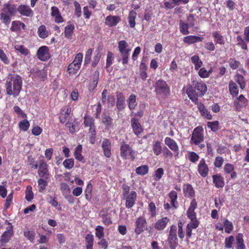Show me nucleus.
<instances>
[{
    "mask_svg": "<svg viewBox=\"0 0 249 249\" xmlns=\"http://www.w3.org/2000/svg\"><path fill=\"white\" fill-rule=\"evenodd\" d=\"M194 87L189 85L186 87V92L188 97L195 104H198V96H203L207 91V87L205 83L196 82L193 84Z\"/></svg>",
    "mask_w": 249,
    "mask_h": 249,
    "instance_id": "f257e3e1",
    "label": "nucleus"
},
{
    "mask_svg": "<svg viewBox=\"0 0 249 249\" xmlns=\"http://www.w3.org/2000/svg\"><path fill=\"white\" fill-rule=\"evenodd\" d=\"M22 79L19 75H16L7 78L5 83L6 93L8 95L18 97L22 89Z\"/></svg>",
    "mask_w": 249,
    "mask_h": 249,
    "instance_id": "f03ea898",
    "label": "nucleus"
},
{
    "mask_svg": "<svg viewBox=\"0 0 249 249\" xmlns=\"http://www.w3.org/2000/svg\"><path fill=\"white\" fill-rule=\"evenodd\" d=\"M154 87L156 97L159 99H165L170 95V88L165 81L159 79L156 81Z\"/></svg>",
    "mask_w": 249,
    "mask_h": 249,
    "instance_id": "7ed1b4c3",
    "label": "nucleus"
},
{
    "mask_svg": "<svg viewBox=\"0 0 249 249\" xmlns=\"http://www.w3.org/2000/svg\"><path fill=\"white\" fill-rule=\"evenodd\" d=\"M17 12L16 5L10 3H5L3 5L2 12L0 14V19L6 25L11 22L10 17L15 16Z\"/></svg>",
    "mask_w": 249,
    "mask_h": 249,
    "instance_id": "20e7f679",
    "label": "nucleus"
},
{
    "mask_svg": "<svg viewBox=\"0 0 249 249\" xmlns=\"http://www.w3.org/2000/svg\"><path fill=\"white\" fill-rule=\"evenodd\" d=\"M135 152L129 144L122 142L120 146V156L124 160L130 159L133 161L135 159Z\"/></svg>",
    "mask_w": 249,
    "mask_h": 249,
    "instance_id": "39448f33",
    "label": "nucleus"
},
{
    "mask_svg": "<svg viewBox=\"0 0 249 249\" xmlns=\"http://www.w3.org/2000/svg\"><path fill=\"white\" fill-rule=\"evenodd\" d=\"M118 49L122 60L123 65L128 63L131 49L125 40H121L118 42Z\"/></svg>",
    "mask_w": 249,
    "mask_h": 249,
    "instance_id": "423d86ee",
    "label": "nucleus"
},
{
    "mask_svg": "<svg viewBox=\"0 0 249 249\" xmlns=\"http://www.w3.org/2000/svg\"><path fill=\"white\" fill-rule=\"evenodd\" d=\"M204 130L201 126L196 127L193 131L190 143L195 145H198L204 141Z\"/></svg>",
    "mask_w": 249,
    "mask_h": 249,
    "instance_id": "0eeeda50",
    "label": "nucleus"
},
{
    "mask_svg": "<svg viewBox=\"0 0 249 249\" xmlns=\"http://www.w3.org/2000/svg\"><path fill=\"white\" fill-rule=\"evenodd\" d=\"M177 228L175 225L170 227L167 241L170 249H175L178 245V239L177 235Z\"/></svg>",
    "mask_w": 249,
    "mask_h": 249,
    "instance_id": "6e6552de",
    "label": "nucleus"
},
{
    "mask_svg": "<svg viewBox=\"0 0 249 249\" xmlns=\"http://www.w3.org/2000/svg\"><path fill=\"white\" fill-rule=\"evenodd\" d=\"M147 224L146 218L144 216H140L136 219L135 222V233L139 235L142 233L145 230V227Z\"/></svg>",
    "mask_w": 249,
    "mask_h": 249,
    "instance_id": "1a4fd4ad",
    "label": "nucleus"
},
{
    "mask_svg": "<svg viewBox=\"0 0 249 249\" xmlns=\"http://www.w3.org/2000/svg\"><path fill=\"white\" fill-rule=\"evenodd\" d=\"M38 170L37 172L38 175L40 178H49L50 173L49 171V165L43 160L39 161V164L38 165Z\"/></svg>",
    "mask_w": 249,
    "mask_h": 249,
    "instance_id": "9d476101",
    "label": "nucleus"
},
{
    "mask_svg": "<svg viewBox=\"0 0 249 249\" xmlns=\"http://www.w3.org/2000/svg\"><path fill=\"white\" fill-rule=\"evenodd\" d=\"M197 170L201 177L205 178L208 176L209 168L204 159H201L200 160L197 165Z\"/></svg>",
    "mask_w": 249,
    "mask_h": 249,
    "instance_id": "9b49d317",
    "label": "nucleus"
},
{
    "mask_svg": "<svg viewBox=\"0 0 249 249\" xmlns=\"http://www.w3.org/2000/svg\"><path fill=\"white\" fill-rule=\"evenodd\" d=\"M36 55L41 61H45L48 60L51 57L48 47L46 46L39 47L37 51Z\"/></svg>",
    "mask_w": 249,
    "mask_h": 249,
    "instance_id": "f8f14e48",
    "label": "nucleus"
},
{
    "mask_svg": "<svg viewBox=\"0 0 249 249\" xmlns=\"http://www.w3.org/2000/svg\"><path fill=\"white\" fill-rule=\"evenodd\" d=\"M234 106L235 107V110L240 111L243 107H246L248 104V100L244 96L241 94L238 98H236L234 101Z\"/></svg>",
    "mask_w": 249,
    "mask_h": 249,
    "instance_id": "ddd939ff",
    "label": "nucleus"
},
{
    "mask_svg": "<svg viewBox=\"0 0 249 249\" xmlns=\"http://www.w3.org/2000/svg\"><path fill=\"white\" fill-rule=\"evenodd\" d=\"M17 12L22 16L26 17H32L34 15V11L28 5L21 4L17 8Z\"/></svg>",
    "mask_w": 249,
    "mask_h": 249,
    "instance_id": "4468645a",
    "label": "nucleus"
},
{
    "mask_svg": "<svg viewBox=\"0 0 249 249\" xmlns=\"http://www.w3.org/2000/svg\"><path fill=\"white\" fill-rule=\"evenodd\" d=\"M130 122L133 133L138 137H139L140 135L143 132V129L139 120L134 117L131 119Z\"/></svg>",
    "mask_w": 249,
    "mask_h": 249,
    "instance_id": "2eb2a0df",
    "label": "nucleus"
},
{
    "mask_svg": "<svg viewBox=\"0 0 249 249\" xmlns=\"http://www.w3.org/2000/svg\"><path fill=\"white\" fill-rule=\"evenodd\" d=\"M125 197V207L128 209L132 208L136 203L137 198V194L134 191L130 192L128 195L124 196Z\"/></svg>",
    "mask_w": 249,
    "mask_h": 249,
    "instance_id": "dca6fc26",
    "label": "nucleus"
},
{
    "mask_svg": "<svg viewBox=\"0 0 249 249\" xmlns=\"http://www.w3.org/2000/svg\"><path fill=\"white\" fill-rule=\"evenodd\" d=\"M121 20L119 16L108 15L105 19V24L109 27L116 26Z\"/></svg>",
    "mask_w": 249,
    "mask_h": 249,
    "instance_id": "f3484780",
    "label": "nucleus"
},
{
    "mask_svg": "<svg viewBox=\"0 0 249 249\" xmlns=\"http://www.w3.org/2000/svg\"><path fill=\"white\" fill-rule=\"evenodd\" d=\"M102 147L104 156L109 158L111 157V144L110 141L108 139H104L102 143Z\"/></svg>",
    "mask_w": 249,
    "mask_h": 249,
    "instance_id": "a211bd4d",
    "label": "nucleus"
},
{
    "mask_svg": "<svg viewBox=\"0 0 249 249\" xmlns=\"http://www.w3.org/2000/svg\"><path fill=\"white\" fill-rule=\"evenodd\" d=\"M189 1V0H168L164 2V6L166 9H172L180 4H186Z\"/></svg>",
    "mask_w": 249,
    "mask_h": 249,
    "instance_id": "6ab92c4d",
    "label": "nucleus"
},
{
    "mask_svg": "<svg viewBox=\"0 0 249 249\" xmlns=\"http://www.w3.org/2000/svg\"><path fill=\"white\" fill-rule=\"evenodd\" d=\"M199 225V222L197 219L191 220L186 227V236L187 240L190 239L192 236L193 229H196Z\"/></svg>",
    "mask_w": 249,
    "mask_h": 249,
    "instance_id": "aec40b11",
    "label": "nucleus"
},
{
    "mask_svg": "<svg viewBox=\"0 0 249 249\" xmlns=\"http://www.w3.org/2000/svg\"><path fill=\"white\" fill-rule=\"evenodd\" d=\"M9 224L10 226L7 228L6 231L2 234L0 239V242L2 243H6L9 242L13 235V226L10 223H9Z\"/></svg>",
    "mask_w": 249,
    "mask_h": 249,
    "instance_id": "412c9836",
    "label": "nucleus"
},
{
    "mask_svg": "<svg viewBox=\"0 0 249 249\" xmlns=\"http://www.w3.org/2000/svg\"><path fill=\"white\" fill-rule=\"evenodd\" d=\"M170 219L167 217H164L158 219L154 224V228L157 231L163 230L169 222Z\"/></svg>",
    "mask_w": 249,
    "mask_h": 249,
    "instance_id": "4be33fe9",
    "label": "nucleus"
},
{
    "mask_svg": "<svg viewBox=\"0 0 249 249\" xmlns=\"http://www.w3.org/2000/svg\"><path fill=\"white\" fill-rule=\"evenodd\" d=\"M213 181L217 188H222L225 185L224 178L220 174L212 176Z\"/></svg>",
    "mask_w": 249,
    "mask_h": 249,
    "instance_id": "5701e85b",
    "label": "nucleus"
},
{
    "mask_svg": "<svg viewBox=\"0 0 249 249\" xmlns=\"http://www.w3.org/2000/svg\"><path fill=\"white\" fill-rule=\"evenodd\" d=\"M51 16L54 18V21L57 23H61L64 22V19L61 15L59 9L56 6L51 7Z\"/></svg>",
    "mask_w": 249,
    "mask_h": 249,
    "instance_id": "b1692460",
    "label": "nucleus"
},
{
    "mask_svg": "<svg viewBox=\"0 0 249 249\" xmlns=\"http://www.w3.org/2000/svg\"><path fill=\"white\" fill-rule=\"evenodd\" d=\"M116 107L118 112L123 110L125 107V97L122 93L117 95Z\"/></svg>",
    "mask_w": 249,
    "mask_h": 249,
    "instance_id": "393cba45",
    "label": "nucleus"
},
{
    "mask_svg": "<svg viewBox=\"0 0 249 249\" xmlns=\"http://www.w3.org/2000/svg\"><path fill=\"white\" fill-rule=\"evenodd\" d=\"M165 144L174 152H178L179 147L176 141L170 137H166L164 139Z\"/></svg>",
    "mask_w": 249,
    "mask_h": 249,
    "instance_id": "a878e982",
    "label": "nucleus"
},
{
    "mask_svg": "<svg viewBox=\"0 0 249 249\" xmlns=\"http://www.w3.org/2000/svg\"><path fill=\"white\" fill-rule=\"evenodd\" d=\"M204 39L202 37L190 35L183 38V42L188 45L194 44L198 42H202Z\"/></svg>",
    "mask_w": 249,
    "mask_h": 249,
    "instance_id": "bb28decb",
    "label": "nucleus"
},
{
    "mask_svg": "<svg viewBox=\"0 0 249 249\" xmlns=\"http://www.w3.org/2000/svg\"><path fill=\"white\" fill-rule=\"evenodd\" d=\"M183 192L185 196L192 198L195 196V191L192 185L186 183L183 185Z\"/></svg>",
    "mask_w": 249,
    "mask_h": 249,
    "instance_id": "cd10ccee",
    "label": "nucleus"
},
{
    "mask_svg": "<svg viewBox=\"0 0 249 249\" xmlns=\"http://www.w3.org/2000/svg\"><path fill=\"white\" fill-rule=\"evenodd\" d=\"M99 76V72L98 71H96L93 75L92 81L90 83L88 87V89L90 92H93L97 87Z\"/></svg>",
    "mask_w": 249,
    "mask_h": 249,
    "instance_id": "c85d7f7f",
    "label": "nucleus"
},
{
    "mask_svg": "<svg viewBox=\"0 0 249 249\" xmlns=\"http://www.w3.org/2000/svg\"><path fill=\"white\" fill-rule=\"evenodd\" d=\"M197 105H198L197 108L201 115L208 120H211L212 119V115L207 109L205 106L201 103H198V104Z\"/></svg>",
    "mask_w": 249,
    "mask_h": 249,
    "instance_id": "c756f323",
    "label": "nucleus"
},
{
    "mask_svg": "<svg viewBox=\"0 0 249 249\" xmlns=\"http://www.w3.org/2000/svg\"><path fill=\"white\" fill-rule=\"evenodd\" d=\"M168 197L170 200L171 205L172 207L176 209L178 207V193L174 190L171 191L168 194Z\"/></svg>",
    "mask_w": 249,
    "mask_h": 249,
    "instance_id": "7c9ffc66",
    "label": "nucleus"
},
{
    "mask_svg": "<svg viewBox=\"0 0 249 249\" xmlns=\"http://www.w3.org/2000/svg\"><path fill=\"white\" fill-rule=\"evenodd\" d=\"M234 167L233 164L228 163L224 167V171L226 174H231V178H235L237 177L236 173L234 171Z\"/></svg>",
    "mask_w": 249,
    "mask_h": 249,
    "instance_id": "2f4dec72",
    "label": "nucleus"
},
{
    "mask_svg": "<svg viewBox=\"0 0 249 249\" xmlns=\"http://www.w3.org/2000/svg\"><path fill=\"white\" fill-rule=\"evenodd\" d=\"M71 112V108L67 107L66 109H62L59 116L60 122L61 123H64L66 122L67 118L69 116Z\"/></svg>",
    "mask_w": 249,
    "mask_h": 249,
    "instance_id": "473e14b6",
    "label": "nucleus"
},
{
    "mask_svg": "<svg viewBox=\"0 0 249 249\" xmlns=\"http://www.w3.org/2000/svg\"><path fill=\"white\" fill-rule=\"evenodd\" d=\"M25 27L26 26L24 23L18 20H15L12 22L10 30L12 32H18L20 30L21 28L25 30Z\"/></svg>",
    "mask_w": 249,
    "mask_h": 249,
    "instance_id": "72a5a7b5",
    "label": "nucleus"
},
{
    "mask_svg": "<svg viewBox=\"0 0 249 249\" xmlns=\"http://www.w3.org/2000/svg\"><path fill=\"white\" fill-rule=\"evenodd\" d=\"M229 89L231 95L232 97L236 96L239 93V89L237 84L231 80L229 82Z\"/></svg>",
    "mask_w": 249,
    "mask_h": 249,
    "instance_id": "f704fd0d",
    "label": "nucleus"
},
{
    "mask_svg": "<svg viewBox=\"0 0 249 249\" xmlns=\"http://www.w3.org/2000/svg\"><path fill=\"white\" fill-rule=\"evenodd\" d=\"M49 181V178H40L37 180L38 191L40 193L43 192L46 189V187L48 186Z\"/></svg>",
    "mask_w": 249,
    "mask_h": 249,
    "instance_id": "c9c22d12",
    "label": "nucleus"
},
{
    "mask_svg": "<svg viewBox=\"0 0 249 249\" xmlns=\"http://www.w3.org/2000/svg\"><path fill=\"white\" fill-rule=\"evenodd\" d=\"M82 145L78 144L74 149V156L76 160L84 162V157L82 155Z\"/></svg>",
    "mask_w": 249,
    "mask_h": 249,
    "instance_id": "e433bc0d",
    "label": "nucleus"
},
{
    "mask_svg": "<svg viewBox=\"0 0 249 249\" xmlns=\"http://www.w3.org/2000/svg\"><path fill=\"white\" fill-rule=\"evenodd\" d=\"M137 13L134 10H131L128 14V22L129 23V26L131 28H134L136 25V18L137 17Z\"/></svg>",
    "mask_w": 249,
    "mask_h": 249,
    "instance_id": "4c0bfd02",
    "label": "nucleus"
},
{
    "mask_svg": "<svg viewBox=\"0 0 249 249\" xmlns=\"http://www.w3.org/2000/svg\"><path fill=\"white\" fill-rule=\"evenodd\" d=\"M127 104L129 109L131 111L133 110L137 106V103L136 102V96L134 94H131L128 99Z\"/></svg>",
    "mask_w": 249,
    "mask_h": 249,
    "instance_id": "58836bf2",
    "label": "nucleus"
},
{
    "mask_svg": "<svg viewBox=\"0 0 249 249\" xmlns=\"http://www.w3.org/2000/svg\"><path fill=\"white\" fill-rule=\"evenodd\" d=\"M192 63L195 65L196 70H198L202 66L203 63L197 55H194L191 58Z\"/></svg>",
    "mask_w": 249,
    "mask_h": 249,
    "instance_id": "ea45409f",
    "label": "nucleus"
},
{
    "mask_svg": "<svg viewBox=\"0 0 249 249\" xmlns=\"http://www.w3.org/2000/svg\"><path fill=\"white\" fill-rule=\"evenodd\" d=\"M162 150L163 148L160 141H157L153 142V151L156 156L160 155L161 153Z\"/></svg>",
    "mask_w": 249,
    "mask_h": 249,
    "instance_id": "a19ab883",
    "label": "nucleus"
},
{
    "mask_svg": "<svg viewBox=\"0 0 249 249\" xmlns=\"http://www.w3.org/2000/svg\"><path fill=\"white\" fill-rule=\"evenodd\" d=\"M37 34L38 36L42 39L46 38L48 36L49 33L44 25H41L38 28Z\"/></svg>",
    "mask_w": 249,
    "mask_h": 249,
    "instance_id": "79ce46f5",
    "label": "nucleus"
},
{
    "mask_svg": "<svg viewBox=\"0 0 249 249\" xmlns=\"http://www.w3.org/2000/svg\"><path fill=\"white\" fill-rule=\"evenodd\" d=\"M74 29V25L73 24H70L66 26L64 30L65 36L68 39L71 38Z\"/></svg>",
    "mask_w": 249,
    "mask_h": 249,
    "instance_id": "37998d69",
    "label": "nucleus"
},
{
    "mask_svg": "<svg viewBox=\"0 0 249 249\" xmlns=\"http://www.w3.org/2000/svg\"><path fill=\"white\" fill-rule=\"evenodd\" d=\"M237 43L236 45L239 46L242 50L248 51V48L247 40L245 38H243L241 36H238L236 37Z\"/></svg>",
    "mask_w": 249,
    "mask_h": 249,
    "instance_id": "c03bdc74",
    "label": "nucleus"
},
{
    "mask_svg": "<svg viewBox=\"0 0 249 249\" xmlns=\"http://www.w3.org/2000/svg\"><path fill=\"white\" fill-rule=\"evenodd\" d=\"M86 249H93L94 236L92 234H88L85 237Z\"/></svg>",
    "mask_w": 249,
    "mask_h": 249,
    "instance_id": "a18cd8bd",
    "label": "nucleus"
},
{
    "mask_svg": "<svg viewBox=\"0 0 249 249\" xmlns=\"http://www.w3.org/2000/svg\"><path fill=\"white\" fill-rule=\"evenodd\" d=\"M234 79L240 86V88L243 89L246 87V81L244 77L240 74H237L234 76Z\"/></svg>",
    "mask_w": 249,
    "mask_h": 249,
    "instance_id": "49530a36",
    "label": "nucleus"
},
{
    "mask_svg": "<svg viewBox=\"0 0 249 249\" xmlns=\"http://www.w3.org/2000/svg\"><path fill=\"white\" fill-rule=\"evenodd\" d=\"M212 36L214 38V42L216 44L220 45H224L225 44V40L223 36L219 34L218 32H213L212 34Z\"/></svg>",
    "mask_w": 249,
    "mask_h": 249,
    "instance_id": "de8ad7c7",
    "label": "nucleus"
},
{
    "mask_svg": "<svg viewBox=\"0 0 249 249\" xmlns=\"http://www.w3.org/2000/svg\"><path fill=\"white\" fill-rule=\"evenodd\" d=\"M189 28H190V26L188 24L185 23L181 20L179 21V31L182 35H186L190 33L188 30Z\"/></svg>",
    "mask_w": 249,
    "mask_h": 249,
    "instance_id": "09e8293b",
    "label": "nucleus"
},
{
    "mask_svg": "<svg viewBox=\"0 0 249 249\" xmlns=\"http://www.w3.org/2000/svg\"><path fill=\"white\" fill-rule=\"evenodd\" d=\"M113 119L109 115H105L102 120L103 124L105 125L106 129L113 127Z\"/></svg>",
    "mask_w": 249,
    "mask_h": 249,
    "instance_id": "8fccbe9b",
    "label": "nucleus"
},
{
    "mask_svg": "<svg viewBox=\"0 0 249 249\" xmlns=\"http://www.w3.org/2000/svg\"><path fill=\"white\" fill-rule=\"evenodd\" d=\"M80 68L78 64L71 63L69 65L67 71L70 75H73L77 72Z\"/></svg>",
    "mask_w": 249,
    "mask_h": 249,
    "instance_id": "3c124183",
    "label": "nucleus"
},
{
    "mask_svg": "<svg viewBox=\"0 0 249 249\" xmlns=\"http://www.w3.org/2000/svg\"><path fill=\"white\" fill-rule=\"evenodd\" d=\"M149 167L147 165H143L136 169V173L137 174L141 176H144L148 173Z\"/></svg>",
    "mask_w": 249,
    "mask_h": 249,
    "instance_id": "603ef678",
    "label": "nucleus"
},
{
    "mask_svg": "<svg viewBox=\"0 0 249 249\" xmlns=\"http://www.w3.org/2000/svg\"><path fill=\"white\" fill-rule=\"evenodd\" d=\"M236 249H245L246 246L244 243L243 234L239 233L236 236Z\"/></svg>",
    "mask_w": 249,
    "mask_h": 249,
    "instance_id": "864d4df0",
    "label": "nucleus"
},
{
    "mask_svg": "<svg viewBox=\"0 0 249 249\" xmlns=\"http://www.w3.org/2000/svg\"><path fill=\"white\" fill-rule=\"evenodd\" d=\"M224 227L225 231L227 233H230L233 231V226L231 222L227 219H224Z\"/></svg>",
    "mask_w": 249,
    "mask_h": 249,
    "instance_id": "5fc2aeb1",
    "label": "nucleus"
},
{
    "mask_svg": "<svg viewBox=\"0 0 249 249\" xmlns=\"http://www.w3.org/2000/svg\"><path fill=\"white\" fill-rule=\"evenodd\" d=\"M163 175V169L162 168H159L155 170V173L153 175V179L156 181H159Z\"/></svg>",
    "mask_w": 249,
    "mask_h": 249,
    "instance_id": "6e6d98bb",
    "label": "nucleus"
},
{
    "mask_svg": "<svg viewBox=\"0 0 249 249\" xmlns=\"http://www.w3.org/2000/svg\"><path fill=\"white\" fill-rule=\"evenodd\" d=\"M207 125L208 127L214 132L217 131L219 129V123L218 121L208 122Z\"/></svg>",
    "mask_w": 249,
    "mask_h": 249,
    "instance_id": "4d7b16f0",
    "label": "nucleus"
},
{
    "mask_svg": "<svg viewBox=\"0 0 249 249\" xmlns=\"http://www.w3.org/2000/svg\"><path fill=\"white\" fill-rule=\"evenodd\" d=\"M102 219V222L105 225L108 226L112 223L110 214L106 213L101 214Z\"/></svg>",
    "mask_w": 249,
    "mask_h": 249,
    "instance_id": "13d9d810",
    "label": "nucleus"
},
{
    "mask_svg": "<svg viewBox=\"0 0 249 249\" xmlns=\"http://www.w3.org/2000/svg\"><path fill=\"white\" fill-rule=\"evenodd\" d=\"M84 124L85 127H90L94 124V119L89 116L86 115L84 118Z\"/></svg>",
    "mask_w": 249,
    "mask_h": 249,
    "instance_id": "bf43d9fd",
    "label": "nucleus"
},
{
    "mask_svg": "<svg viewBox=\"0 0 249 249\" xmlns=\"http://www.w3.org/2000/svg\"><path fill=\"white\" fill-rule=\"evenodd\" d=\"M93 50L92 49L89 48L87 51L84 61V66H86L90 63Z\"/></svg>",
    "mask_w": 249,
    "mask_h": 249,
    "instance_id": "052dcab7",
    "label": "nucleus"
},
{
    "mask_svg": "<svg viewBox=\"0 0 249 249\" xmlns=\"http://www.w3.org/2000/svg\"><path fill=\"white\" fill-rule=\"evenodd\" d=\"M18 127L20 130L26 131L30 127V123L26 119L23 120L19 123Z\"/></svg>",
    "mask_w": 249,
    "mask_h": 249,
    "instance_id": "680f3d73",
    "label": "nucleus"
},
{
    "mask_svg": "<svg viewBox=\"0 0 249 249\" xmlns=\"http://www.w3.org/2000/svg\"><path fill=\"white\" fill-rule=\"evenodd\" d=\"M15 49L25 56H27L30 53L29 50L23 45H16Z\"/></svg>",
    "mask_w": 249,
    "mask_h": 249,
    "instance_id": "e2e57ef3",
    "label": "nucleus"
},
{
    "mask_svg": "<svg viewBox=\"0 0 249 249\" xmlns=\"http://www.w3.org/2000/svg\"><path fill=\"white\" fill-rule=\"evenodd\" d=\"M36 233L33 231H27L24 232V236L31 242L33 243L35 239Z\"/></svg>",
    "mask_w": 249,
    "mask_h": 249,
    "instance_id": "0e129e2a",
    "label": "nucleus"
},
{
    "mask_svg": "<svg viewBox=\"0 0 249 249\" xmlns=\"http://www.w3.org/2000/svg\"><path fill=\"white\" fill-rule=\"evenodd\" d=\"M64 167L67 169L72 168L74 165V160L72 158L67 159L64 160L63 162Z\"/></svg>",
    "mask_w": 249,
    "mask_h": 249,
    "instance_id": "69168bd1",
    "label": "nucleus"
},
{
    "mask_svg": "<svg viewBox=\"0 0 249 249\" xmlns=\"http://www.w3.org/2000/svg\"><path fill=\"white\" fill-rule=\"evenodd\" d=\"M34 197V194L32 191V188L29 186L27 187L25 192V199L28 201H31Z\"/></svg>",
    "mask_w": 249,
    "mask_h": 249,
    "instance_id": "338daca9",
    "label": "nucleus"
},
{
    "mask_svg": "<svg viewBox=\"0 0 249 249\" xmlns=\"http://www.w3.org/2000/svg\"><path fill=\"white\" fill-rule=\"evenodd\" d=\"M229 65L232 70H236L238 68L240 65V62L235 60V58H231L229 60Z\"/></svg>",
    "mask_w": 249,
    "mask_h": 249,
    "instance_id": "774afa93",
    "label": "nucleus"
}]
</instances>
